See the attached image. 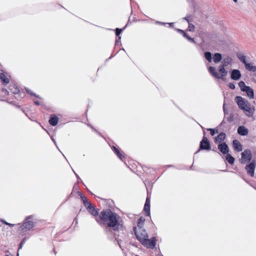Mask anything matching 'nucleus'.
<instances>
[{
	"label": "nucleus",
	"mask_w": 256,
	"mask_h": 256,
	"mask_svg": "<svg viewBox=\"0 0 256 256\" xmlns=\"http://www.w3.org/2000/svg\"><path fill=\"white\" fill-rule=\"evenodd\" d=\"M101 218L104 220H107L108 226L113 228L114 230H118L120 226V218L110 211L102 212L101 214Z\"/></svg>",
	"instance_id": "2"
},
{
	"label": "nucleus",
	"mask_w": 256,
	"mask_h": 256,
	"mask_svg": "<svg viewBox=\"0 0 256 256\" xmlns=\"http://www.w3.org/2000/svg\"><path fill=\"white\" fill-rule=\"evenodd\" d=\"M226 135L224 133H220L215 138L214 140L216 143H220L222 142L225 138Z\"/></svg>",
	"instance_id": "16"
},
{
	"label": "nucleus",
	"mask_w": 256,
	"mask_h": 256,
	"mask_svg": "<svg viewBox=\"0 0 256 256\" xmlns=\"http://www.w3.org/2000/svg\"><path fill=\"white\" fill-rule=\"evenodd\" d=\"M248 86H245V88H243V89H242V91L244 92V90L247 88H248Z\"/></svg>",
	"instance_id": "30"
},
{
	"label": "nucleus",
	"mask_w": 256,
	"mask_h": 256,
	"mask_svg": "<svg viewBox=\"0 0 256 256\" xmlns=\"http://www.w3.org/2000/svg\"><path fill=\"white\" fill-rule=\"evenodd\" d=\"M0 78L5 83L7 84L9 82L8 78L4 74H0Z\"/></svg>",
	"instance_id": "21"
},
{
	"label": "nucleus",
	"mask_w": 256,
	"mask_h": 256,
	"mask_svg": "<svg viewBox=\"0 0 256 256\" xmlns=\"http://www.w3.org/2000/svg\"><path fill=\"white\" fill-rule=\"evenodd\" d=\"M241 77V73L238 70H232L230 72V78L234 80H238Z\"/></svg>",
	"instance_id": "8"
},
{
	"label": "nucleus",
	"mask_w": 256,
	"mask_h": 256,
	"mask_svg": "<svg viewBox=\"0 0 256 256\" xmlns=\"http://www.w3.org/2000/svg\"><path fill=\"white\" fill-rule=\"evenodd\" d=\"M144 221V219L142 218H140L139 220L138 224V227L136 228H142V226Z\"/></svg>",
	"instance_id": "23"
},
{
	"label": "nucleus",
	"mask_w": 256,
	"mask_h": 256,
	"mask_svg": "<svg viewBox=\"0 0 256 256\" xmlns=\"http://www.w3.org/2000/svg\"><path fill=\"white\" fill-rule=\"evenodd\" d=\"M204 56L209 62H212V60L214 62L218 63L222 60V54L220 53H215L212 56L210 52H206Z\"/></svg>",
	"instance_id": "4"
},
{
	"label": "nucleus",
	"mask_w": 256,
	"mask_h": 256,
	"mask_svg": "<svg viewBox=\"0 0 256 256\" xmlns=\"http://www.w3.org/2000/svg\"><path fill=\"white\" fill-rule=\"evenodd\" d=\"M228 86L232 90H234L236 88L234 84L232 82H230L228 84Z\"/></svg>",
	"instance_id": "26"
},
{
	"label": "nucleus",
	"mask_w": 256,
	"mask_h": 256,
	"mask_svg": "<svg viewBox=\"0 0 256 256\" xmlns=\"http://www.w3.org/2000/svg\"><path fill=\"white\" fill-rule=\"evenodd\" d=\"M200 147L203 149H208L209 148V143L208 141L206 138H204L201 142Z\"/></svg>",
	"instance_id": "17"
},
{
	"label": "nucleus",
	"mask_w": 256,
	"mask_h": 256,
	"mask_svg": "<svg viewBox=\"0 0 256 256\" xmlns=\"http://www.w3.org/2000/svg\"><path fill=\"white\" fill-rule=\"evenodd\" d=\"M228 68L220 65L218 67V72L217 73V75H216V76L218 78L224 79L228 74Z\"/></svg>",
	"instance_id": "5"
},
{
	"label": "nucleus",
	"mask_w": 256,
	"mask_h": 256,
	"mask_svg": "<svg viewBox=\"0 0 256 256\" xmlns=\"http://www.w3.org/2000/svg\"><path fill=\"white\" fill-rule=\"evenodd\" d=\"M135 233L138 239L146 246L152 248L156 244L154 238L150 240L148 238V235L142 228H136Z\"/></svg>",
	"instance_id": "3"
},
{
	"label": "nucleus",
	"mask_w": 256,
	"mask_h": 256,
	"mask_svg": "<svg viewBox=\"0 0 256 256\" xmlns=\"http://www.w3.org/2000/svg\"><path fill=\"white\" fill-rule=\"evenodd\" d=\"M209 130H210V134L212 136H214L216 133L218 132H217V130H216L210 129Z\"/></svg>",
	"instance_id": "27"
},
{
	"label": "nucleus",
	"mask_w": 256,
	"mask_h": 256,
	"mask_svg": "<svg viewBox=\"0 0 256 256\" xmlns=\"http://www.w3.org/2000/svg\"><path fill=\"white\" fill-rule=\"evenodd\" d=\"M232 58L231 57L226 56L222 59L221 65L228 68V66L232 64Z\"/></svg>",
	"instance_id": "10"
},
{
	"label": "nucleus",
	"mask_w": 256,
	"mask_h": 256,
	"mask_svg": "<svg viewBox=\"0 0 256 256\" xmlns=\"http://www.w3.org/2000/svg\"><path fill=\"white\" fill-rule=\"evenodd\" d=\"M251 158V153L250 150H246L242 153L241 162L246 164L250 160Z\"/></svg>",
	"instance_id": "6"
},
{
	"label": "nucleus",
	"mask_w": 256,
	"mask_h": 256,
	"mask_svg": "<svg viewBox=\"0 0 256 256\" xmlns=\"http://www.w3.org/2000/svg\"><path fill=\"white\" fill-rule=\"evenodd\" d=\"M226 158L227 160V161L230 164H233L234 160V158L229 154H226Z\"/></svg>",
	"instance_id": "22"
},
{
	"label": "nucleus",
	"mask_w": 256,
	"mask_h": 256,
	"mask_svg": "<svg viewBox=\"0 0 256 256\" xmlns=\"http://www.w3.org/2000/svg\"><path fill=\"white\" fill-rule=\"evenodd\" d=\"M248 132V129L244 126H240L238 129V134L242 136L246 135Z\"/></svg>",
	"instance_id": "14"
},
{
	"label": "nucleus",
	"mask_w": 256,
	"mask_h": 256,
	"mask_svg": "<svg viewBox=\"0 0 256 256\" xmlns=\"http://www.w3.org/2000/svg\"><path fill=\"white\" fill-rule=\"evenodd\" d=\"M218 149L222 152L224 154H226L228 151V148L225 143L219 144Z\"/></svg>",
	"instance_id": "15"
},
{
	"label": "nucleus",
	"mask_w": 256,
	"mask_h": 256,
	"mask_svg": "<svg viewBox=\"0 0 256 256\" xmlns=\"http://www.w3.org/2000/svg\"><path fill=\"white\" fill-rule=\"evenodd\" d=\"M234 2L236 3L238 2V0H232Z\"/></svg>",
	"instance_id": "31"
},
{
	"label": "nucleus",
	"mask_w": 256,
	"mask_h": 256,
	"mask_svg": "<svg viewBox=\"0 0 256 256\" xmlns=\"http://www.w3.org/2000/svg\"><path fill=\"white\" fill-rule=\"evenodd\" d=\"M245 68L246 70L252 72H256V66L254 64H253L248 63L247 62L244 65Z\"/></svg>",
	"instance_id": "12"
},
{
	"label": "nucleus",
	"mask_w": 256,
	"mask_h": 256,
	"mask_svg": "<svg viewBox=\"0 0 256 256\" xmlns=\"http://www.w3.org/2000/svg\"><path fill=\"white\" fill-rule=\"evenodd\" d=\"M190 30H192L194 29V26H189Z\"/></svg>",
	"instance_id": "29"
},
{
	"label": "nucleus",
	"mask_w": 256,
	"mask_h": 256,
	"mask_svg": "<svg viewBox=\"0 0 256 256\" xmlns=\"http://www.w3.org/2000/svg\"><path fill=\"white\" fill-rule=\"evenodd\" d=\"M246 94V96L251 99L254 98V92L252 88L250 86H248L247 88L244 92Z\"/></svg>",
	"instance_id": "13"
},
{
	"label": "nucleus",
	"mask_w": 256,
	"mask_h": 256,
	"mask_svg": "<svg viewBox=\"0 0 256 256\" xmlns=\"http://www.w3.org/2000/svg\"><path fill=\"white\" fill-rule=\"evenodd\" d=\"M238 86L241 90H242V89L244 88L246 86L245 83L242 81L240 82L238 84Z\"/></svg>",
	"instance_id": "24"
},
{
	"label": "nucleus",
	"mask_w": 256,
	"mask_h": 256,
	"mask_svg": "<svg viewBox=\"0 0 256 256\" xmlns=\"http://www.w3.org/2000/svg\"><path fill=\"white\" fill-rule=\"evenodd\" d=\"M238 58L242 62H243L244 64V65L246 64L247 63L246 62V56L244 54H238Z\"/></svg>",
	"instance_id": "19"
},
{
	"label": "nucleus",
	"mask_w": 256,
	"mask_h": 256,
	"mask_svg": "<svg viewBox=\"0 0 256 256\" xmlns=\"http://www.w3.org/2000/svg\"><path fill=\"white\" fill-rule=\"evenodd\" d=\"M49 122L52 125L55 126L58 122V118L55 116H52Z\"/></svg>",
	"instance_id": "20"
},
{
	"label": "nucleus",
	"mask_w": 256,
	"mask_h": 256,
	"mask_svg": "<svg viewBox=\"0 0 256 256\" xmlns=\"http://www.w3.org/2000/svg\"><path fill=\"white\" fill-rule=\"evenodd\" d=\"M256 168V164L254 162H251L246 166V170L248 173L252 176H254V172Z\"/></svg>",
	"instance_id": "9"
},
{
	"label": "nucleus",
	"mask_w": 256,
	"mask_h": 256,
	"mask_svg": "<svg viewBox=\"0 0 256 256\" xmlns=\"http://www.w3.org/2000/svg\"><path fill=\"white\" fill-rule=\"evenodd\" d=\"M84 202V203L85 206L86 207L88 211L92 214L96 215L97 214V212L94 210V208L88 202H86V198L84 197H82Z\"/></svg>",
	"instance_id": "7"
},
{
	"label": "nucleus",
	"mask_w": 256,
	"mask_h": 256,
	"mask_svg": "<svg viewBox=\"0 0 256 256\" xmlns=\"http://www.w3.org/2000/svg\"><path fill=\"white\" fill-rule=\"evenodd\" d=\"M150 200L148 198H146V204L144 205V210L148 214V215L150 214Z\"/></svg>",
	"instance_id": "18"
},
{
	"label": "nucleus",
	"mask_w": 256,
	"mask_h": 256,
	"mask_svg": "<svg viewBox=\"0 0 256 256\" xmlns=\"http://www.w3.org/2000/svg\"><path fill=\"white\" fill-rule=\"evenodd\" d=\"M235 102L238 106V108L243 110L244 114L248 117L253 116L256 108L254 106H251L249 102L240 96L235 98Z\"/></svg>",
	"instance_id": "1"
},
{
	"label": "nucleus",
	"mask_w": 256,
	"mask_h": 256,
	"mask_svg": "<svg viewBox=\"0 0 256 256\" xmlns=\"http://www.w3.org/2000/svg\"><path fill=\"white\" fill-rule=\"evenodd\" d=\"M122 30L117 28L116 30V35L120 34Z\"/></svg>",
	"instance_id": "28"
},
{
	"label": "nucleus",
	"mask_w": 256,
	"mask_h": 256,
	"mask_svg": "<svg viewBox=\"0 0 256 256\" xmlns=\"http://www.w3.org/2000/svg\"><path fill=\"white\" fill-rule=\"evenodd\" d=\"M209 71L210 73L212 74L215 76H216V75H217V74L216 72H215V68H214L210 66L209 68Z\"/></svg>",
	"instance_id": "25"
},
{
	"label": "nucleus",
	"mask_w": 256,
	"mask_h": 256,
	"mask_svg": "<svg viewBox=\"0 0 256 256\" xmlns=\"http://www.w3.org/2000/svg\"><path fill=\"white\" fill-rule=\"evenodd\" d=\"M232 147L237 152H240L242 150V146L238 140H234L233 141Z\"/></svg>",
	"instance_id": "11"
}]
</instances>
